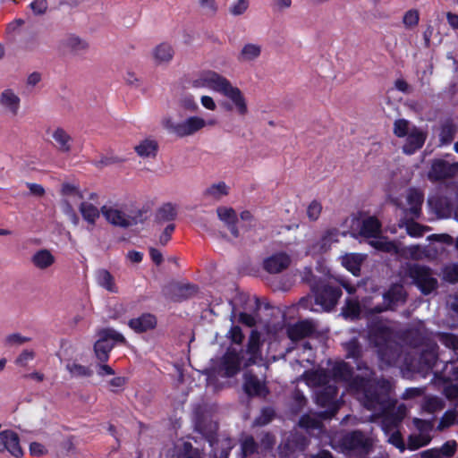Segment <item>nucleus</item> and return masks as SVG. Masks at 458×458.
<instances>
[{
	"label": "nucleus",
	"instance_id": "17",
	"mask_svg": "<svg viewBox=\"0 0 458 458\" xmlns=\"http://www.w3.org/2000/svg\"><path fill=\"white\" fill-rule=\"evenodd\" d=\"M344 350L346 352L345 358L352 359L357 363V369L369 370L370 374L374 375V372L369 369L365 362L360 361L362 357V346L356 337L351 338L348 342L343 344Z\"/></svg>",
	"mask_w": 458,
	"mask_h": 458
},
{
	"label": "nucleus",
	"instance_id": "29",
	"mask_svg": "<svg viewBox=\"0 0 458 458\" xmlns=\"http://www.w3.org/2000/svg\"><path fill=\"white\" fill-rule=\"evenodd\" d=\"M424 201V194L418 189L411 188L407 195V203L409 205V212L415 217H419L421 214V207Z\"/></svg>",
	"mask_w": 458,
	"mask_h": 458
},
{
	"label": "nucleus",
	"instance_id": "5",
	"mask_svg": "<svg viewBox=\"0 0 458 458\" xmlns=\"http://www.w3.org/2000/svg\"><path fill=\"white\" fill-rule=\"evenodd\" d=\"M405 276L411 279L412 284L424 295L430 294L438 286L437 279L433 276L432 269L425 265L419 263L408 264Z\"/></svg>",
	"mask_w": 458,
	"mask_h": 458
},
{
	"label": "nucleus",
	"instance_id": "25",
	"mask_svg": "<svg viewBox=\"0 0 458 458\" xmlns=\"http://www.w3.org/2000/svg\"><path fill=\"white\" fill-rule=\"evenodd\" d=\"M52 138L55 141V147L59 152L64 154L71 152L73 140L64 129L56 128L52 133Z\"/></svg>",
	"mask_w": 458,
	"mask_h": 458
},
{
	"label": "nucleus",
	"instance_id": "33",
	"mask_svg": "<svg viewBox=\"0 0 458 458\" xmlns=\"http://www.w3.org/2000/svg\"><path fill=\"white\" fill-rule=\"evenodd\" d=\"M0 105L16 115L20 107V98L12 89H7L0 96Z\"/></svg>",
	"mask_w": 458,
	"mask_h": 458
},
{
	"label": "nucleus",
	"instance_id": "12",
	"mask_svg": "<svg viewBox=\"0 0 458 458\" xmlns=\"http://www.w3.org/2000/svg\"><path fill=\"white\" fill-rule=\"evenodd\" d=\"M243 391L250 398L266 397L269 394V389L265 382H261L258 376L246 372L243 376Z\"/></svg>",
	"mask_w": 458,
	"mask_h": 458
},
{
	"label": "nucleus",
	"instance_id": "39",
	"mask_svg": "<svg viewBox=\"0 0 458 458\" xmlns=\"http://www.w3.org/2000/svg\"><path fill=\"white\" fill-rule=\"evenodd\" d=\"M174 49L171 45L167 43H161L154 49L153 55L157 63H167L172 60L174 56Z\"/></svg>",
	"mask_w": 458,
	"mask_h": 458
},
{
	"label": "nucleus",
	"instance_id": "62",
	"mask_svg": "<svg viewBox=\"0 0 458 458\" xmlns=\"http://www.w3.org/2000/svg\"><path fill=\"white\" fill-rule=\"evenodd\" d=\"M35 357V352L33 351L24 350L21 352V354L16 358L15 364L21 367L27 366L28 362L32 360Z\"/></svg>",
	"mask_w": 458,
	"mask_h": 458
},
{
	"label": "nucleus",
	"instance_id": "36",
	"mask_svg": "<svg viewBox=\"0 0 458 458\" xmlns=\"http://www.w3.org/2000/svg\"><path fill=\"white\" fill-rule=\"evenodd\" d=\"M177 216L176 207L168 202L163 204L156 213V221L159 224L165 222H172Z\"/></svg>",
	"mask_w": 458,
	"mask_h": 458
},
{
	"label": "nucleus",
	"instance_id": "42",
	"mask_svg": "<svg viewBox=\"0 0 458 458\" xmlns=\"http://www.w3.org/2000/svg\"><path fill=\"white\" fill-rule=\"evenodd\" d=\"M228 193L229 189L224 182L212 184L204 192L206 196H211L215 199H220L223 196L228 195Z\"/></svg>",
	"mask_w": 458,
	"mask_h": 458
},
{
	"label": "nucleus",
	"instance_id": "56",
	"mask_svg": "<svg viewBox=\"0 0 458 458\" xmlns=\"http://www.w3.org/2000/svg\"><path fill=\"white\" fill-rule=\"evenodd\" d=\"M296 444L292 439H286L279 445L280 454L284 457H290L295 452Z\"/></svg>",
	"mask_w": 458,
	"mask_h": 458
},
{
	"label": "nucleus",
	"instance_id": "20",
	"mask_svg": "<svg viewBox=\"0 0 458 458\" xmlns=\"http://www.w3.org/2000/svg\"><path fill=\"white\" fill-rule=\"evenodd\" d=\"M384 302L394 310L399 303H404L407 300V293L401 284H392L383 294Z\"/></svg>",
	"mask_w": 458,
	"mask_h": 458
},
{
	"label": "nucleus",
	"instance_id": "21",
	"mask_svg": "<svg viewBox=\"0 0 458 458\" xmlns=\"http://www.w3.org/2000/svg\"><path fill=\"white\" fill-rule=\"evenodd\" d=\"M322 420L324 419L320 418L319 412L314 416L306 413L300 418L298 425L301 428L305 429L308 434L319 436L324 429Z\"/></svg>",
	"mask_w": 458,
	"mask_h": 458
},
{
	"label": "nucleus",
	"instance_id": "34",
	"mask_svg": "<svg viewBox=\"0 0 458 458\" xmlns=\"http://www.w3.org/2000/svg\"><path fill=\"white\" fill-rule=\"evenodd\" d=\"M79 210L82 218L92 227L95 226L97 220L99 218L100 210L92 203L83 201L80 204Z\"/></svg>",
	"mask_w": 458,
	"mask_h": 458
},
{
	"label": "nucleus",
	"instance_id": "51",
	"mask_svg": "<svg viewBox=\"0 0 458 458\" xmlns=\"http://www.w3.org/2000/svg\"><path fill=\"white\" fill-rule=\"evenodd\" d=\"M410 123L406 119H397L394 123V134L398 138L406 137L409 133Z\"/></svg>",
	"mask_w": 458,
	"mask_h": 458
},
{
	"label": "nucleus",
	"instance_id": "32",
	"mask_svg": "<svg viewBox=\"0 0 458 458\" xmlns=\"http://www.w3.org/2000/svg\"><path fill=\"white\" fill-rule=\"evenodd\" d=\"M364 260V256L360 253H349L343 257V266L350 271L353 276H358L360 273L361 264Z\"/></svg>",
	"mask_w": 458,
	"mask_h": 458
},
{
	"label": "nucleus",
	"instance_id": "18",
	"mask_svg": "<svg viewBox=\"0 0 458 458\" xmlns=\"http://www.w3.org/2000/svg\"><path fill=\"white\" fill-rule=\"evenodd\" d=\"M316 328L310 320H301L287 329V335L293 342L302 340L314 335Z\"/></svg>",
	"mask_w": 458,
	"mask_h": 458
},
{
	"label": "nucleus",
	"instance_id": "23",
	"mask_svg": "<svg viewBox=\"0 0 458 458\" xmlns=\"http://www.w3.org/2000/svg\"><path fill=\"white\" fill-rule=\"evenodd\" d=\"M426 134L418 128L413 127L411 131L406 136L405 143L403 146V153L407 155L414 154L421 148L426 140Z\"/></svg>",
	"mask_w": 458,
	"mask_h": 458
},
{
	"label": "nucleus",
	"instance_id": "40",
	"mask_svg": "<svg viewBox=\"0 0 458 458\" xmlns=\"http://www.w3.org/2000/svg\"><path fill=\"white\" fill-rule=\"evenodd\" d=\"M261 54V47L256 44H246L243 46L240 55L239 61H253Z\"/></svg>",
	"mask_w": 458,
	"mask_h": 458
},
{
	"label": "nucleus",
	"instance_id": "3",
	"mask_svg": "<svg viewBox=\"0 0 458 458\" xmlns=\"http://www.w3.org/2000/svg\"><path fill=\"white\" fill-rule=\"evenodd\" d=\"M335 378L349 383L352 389L362 393L364 399L377 385V378H370L360 375L353 376V368L345 361L335 363L332 368Z\"/></svg>",
	"mask_w": 458,
	"mask_h": 458
},
{
	"label": "nucleus",
	"instance_id": "61",
	"mask_svg": "<svg viewBox=\"0 0 458 458\" xmlns=\"http://www.w3.org/2000/svg\"><path fill=\"white\" fill-rule=\"evenodd\" d=\"M228 337L232 343L241 344L244 335L242 334V328L239 326H232L228 332Z\"/></svg>",
	"mask_w": 458,
	"mask_h": 458
},
{
	"label": "nucleus",
	"instance_id": "63",
	"mask_svg": "<svg viewBox=\"0 0 458 458\" xmlns=\"http://www.w3.org/2000/svg\"><path fill=\"white\" fill-rule=\"evenodd\" d=\"M425 227L416 222L407 225V233L411 237H420L423 235Z\"/></svg>",
	"mask_w": 458,
	"mask_h": 458
},
{
	"label": "nucleus",
	"instance_id": "50",
	"mask_svg": "<svg viewBox=\"0 0 458 458\" xmlns=\"http://www.w3.org/2000/svg\"><path fill=\"white\" fill-rule=\"evenodd\" d=\"M177 458H201L200 453L190 442H184Z\"/></svg>",
	"mask_w": 458,
	"mask_h": 458
},
{
	"label": "nucleus",
	"instance_id": "64",
	"mask_svg": "<svg viewBox=\"0 0 458 458\" xmlns=\"http://www.w3.org/2000/svg\"><path fill=\"white\" fill-rule=\"evenodd\" d=\"M445 396L446 399L450 401H454L458 399V385L456 384H450L448 386H445L444 387L443 391Z\"/></svg>",
	"mask_w": 458,
	"mask_h": 458
},
{
	"label": "nucleus",
	"instance_id": "59",
	"mask_svg": "<svg viewBox=\"0 0 458 458\" xmlns=\"http://www.w3.org/2000/svg\"><path fill=\"white\" fill-rule=\"evenodd\" d=\"M428 440H424L420 436L411 435L408 437V448L411 451L417 450L427 445Z\"/></svg>",
	"mask_w": 458,
	"mask_h": 458
},
{
	"label": "nucleus",
	"instance_id": "47",
	"mask_svg": "<svg viewBox=\"0 0 458 458\" xmlns=\"http://www.w3.org/2000/svg\"><path fill=\"white\" fill-rule=\"evenodd\" d=\"M69 372L74 377H91L93 371L89 367L83 366L78 363L67 364L66 366Z\"/></svg>",
	"mask_w": 458,
	"mask_h": 458
},
{
	"label": "nucleus",
	"instance_id": "35",
	"mask_svg": "<svg viewBox=\"0 0 458 458\" xmlns=\"http://www.w3.org/2000/svg\"><path fill=\"white\" fill-rule=\"evenodd\" d=\"M361 312L360 304L358 300L347 298L344 305L342 307L341 315L349 320H356L360 318Z\"/></svg>",
	"mask_w": 458,
	"mask_h": 458
},
{
	"label": "nucleus",
	"instance_id": "43",
	"mask_svg": "<svg viewBox=\"0 0 458 458\" xmlns=\"http://www.w3.org/2000/svg\"><path fill=\"white\" fill-rule=\"evenodd\" d=\"M456 134V127L452 123H446L442 125L440 130V140L443 144H450Z\"/></svg>",
	"mask_w": 458,
	"mask_h": 458
},
{
	"label": "nucleus",
	"instance_id": "49",
	"mask_svg": "<svg viewBox=\"0 0 458 458\" xmlns=\"http://www.w3.org/2000/svg\"><path fill=\"white\" fill-rule=\"evenodd\" d=\"M443 278L450 284L458 283V263L446 266L443 269Z\"/></svg>",
	"mask_w": 458,
	"mask_h": 458
},
{
	"label": "nucleus",
	"instance_id": "54",
	"mask_svg": "<svg viewBox=\"0 0 458 458\" xmlns=\"http://www.w3.org/2000/svg\"><path fill=\"white\" fill-rule=\"evenodd\" d=\"M249 7V1L248 0H237L235 3H233L229 12L233 16H239L243 14Z\"/></svg>",
	"mask_w": 458,
	"mask_h": 458
},
{
	"label": "nucleus",
	"instance_id": "7",
	"mask_svg": "<svg viewBox=\"0 0 458 458\" xmlns=\"http://www.w3.org/2000/svg\"><path fill=\"white\" fill-rule=\"evenodd\" d=\"M338 387L335 385H324L316 391V403L325 411L319 412L320 418L331 419L340 409V403L337 401Z\"/></svg>",
	"mask_w": 458,
	"mask_h": 458
},
{
	"label": "nucleus",
	"instance_id": "22",
	"mask_svg": "<svg viewBox=\"0 0 458 458\" xmlns=\"http://www.w3.org/2000/svg\"><path fill=\"white\" fill-rule=\"evenodd\" d=\"M393 331L392 329L385 325H377L370 329V337L378 349L385 346L393 344L392 343Z\"/></svg>",
	"mask_w": 458,
	"mask_h": 458
},
{
	"label": "nucleus",
	"instance_id": "30",
	"mask_svg": "<svg viewBox=\"0 0 458 458\" xmlns=\"http://www.w3.org/2000/svg\"><path fill=\"white\" fill-rule=\"evenodd\" d=\"M437 346L433 345L421 351L419 356V364L421 369H432L438 359Z\"/></svg>",
	"mask_w": 458,
	"mask_h": 458
},
{
	"label": "nucleus",
	"instance_id": "19",
	"mask_svg": "<svg viewBox=\"0 0 458 458\" xmlns=\"http://www.w3.org/2000/svg\"><path fill=\"white\" fill-rule=\"evenodd\" d=\"M157 320L151 313H143L138 318H131L128 327L137 334L148 332L156 328Z\"/></svg>",
	"mask_w": 458,
	"mask_h": 458
},
{
	"label": "nucleus",
	"instance_id": "58",
	"mask_svg": "<svg viewBox=\"0 0 458 458\" xmlns=\"http://www.w3.org/2000/svg\"><path fill=\"white\" fill-rule=\"evenodd\" d=\"M456 419L455 411H447L444 413L439 422L440 428H446L454 424Z\"/></svg>",
	"mask_w": 458,
	"mask_h": 458
},
{
	"label": "nucleus",
	"instance_id": "44",
	"mask_svg": "<svg viewBox=\"0 0 458 458\" xmlns=\"http://www.w3.org/2000/svg\"><path fill=\"white\" fill-rule=\"evenodd\" d=\"M405 339L410 345L419 347L423 345L426 337L419 329L412 328L405 332Z\"/></svg>",
	"mask_w": 458,
	"mask_h": 458
},
{
	"label": "nucleus",
	"instance_id": "13",
	"mask_svg": "<svg viewBox=\"0 0 458 458\" xmlns=\"http://www.w3.org/2000/svg\"><path fill=\"white\" fill-rule=\"evenodd\" d=\"M261 347L260 333L256 329L251 330L246 345V353L249 355L245 362L246 367L258 364L263 360Z\"/></svg>",
	"mask_w": 458,
	"mask_h": 458
},
{
	"label": "nucleus",
	"instance_id": "55",
	"mask_svg": "<svg viewBox=\"0 0 458 458\" xmlns=\"http://www.w3.org/2000/svg\"><path fill=\"white\" fill-rule=\"evenodd\" d=\"M29 6L35 15H42L46 13L48 8V3L47 0H34Z\"/></svg>",
	"mask_w": 458,
	"mask_h": 458
},
{
	"label": "nucleus",
	"instance_id": "4",
	"mask_svg": "<svg viewBox=\"0 0 458 458\" xmlns=\"http://www.w3.org/2000/svg\"><path fill=\"white\" fill-rule=\"evenodd\" d=\"M308 283L314 294L316 304L326 310H331L335 308L343 293L340 286L332 284L325 278L314 276H311Z\"/></svg>",
	"mask_w": 458,
	"mask_h": 458
},
{
	"label": "nucleus",
	"instance_id": "27",
	"mask_svg": "<svg viewBox=\"0 0 458 458\" xmlns=\"http://www.w3.org/2000/svg\"><path fill=\"white\" fill-rule=\"evenodd\" d=\"M381 233V223L375 216L365 218L360 225L359 234L364 238H377Z\"/></svg>",
	"mask_w": 458,
	"mask_h": 458
},
{
	"label": "nucleus",
	"instance_id": "9",
	"mask_svg": "<svg viewBox=\"0 0 458 458\" xmlns=\"http://www.w3.org/2000/svg\"><path fill=\"white\" fill-rule=\"evenodd\" d=\"M341 445L348 451H356L360 454H367L371 449V442L360 430L351 431L341 439Z\"/></svg>",
	"mask_w": 458,
	"mask_h": 458
},
{
	"label": "nucleus",
	"instance_id": "11",
	"mask_svg": "<svg viewBox=\"0 0 458 458\" xmlns=\"http://www.w3.org/2000/svg\"><path fill=\"white\" fill-rule=\"evenodd\" d=\"M206 125V121L199 116H191L183 122L172 123L169 129L178 137H186L199 131Z\"/></svg>",
	"mask_w": 458,
	"mask_h": 458
},
{
	"label": "nucleus",
	"instance_id": "24",
	"mask_svg": "<svg viewBox=\"0 0 458 458\" xmlns=\"http://www.w3.org/2000/svg\"><path fill=\"white\" fill-rule=\"evenodd\" d=\"M457 450L454 440L445 442L440 448H430L421 453L422 458H452Z\"/></svg>",
	"mask_w": 458,
	"mask_h": 458
},
{
	"label": "nucleus",
	"instance_id": "60",
	"mask_svg": "<svg viewBox=\"0 0 458 458\" xmlns=\"http://www.w3.org/2000/svg\"><path fill=\"white\" fill-rule=\"evenodd\" d=\"M30 341V337L23 336L19 333L11 334L5 337V344L8 345H21Z\"/></svg>",
	"mask_w": 458,
	"mask_h": 458
},
{
	"label": "nucleus",
	"instance_id": "37",
	"mask_svg": "<svg viewBox=\"0 0 458 458\" xmlns=\"http://www.w3.org/2000/svg\"><path fill=\"white\" fill-rule=\"evenodd\" d=\"M136 153L141 157H155L158 150L157 142L154 140H144L134 148Z\"/></svg>",
	"mask_w": 458,
	"mask_h": 458
},
{
	"label": "nucleus",
	"instance_id": "2",
	"mask_svg": "<svg viewBox=\"0 0 458 458\" xmlns=\"http://www.w3.org/2000/svg\"><path fill=\"white\" fill-rule=\"evenodd\" d=\"M194 85L197 87H208L223 94L233 103L240 115L244 116L247 114L248 106L241 89L233 87L229 80L216 72L207 71L202 72L199 78L194 81Z\"/></svg>",
	"mask_w": 458,
	"mask_h": 458
},
{
	"label": "nucleus",
	"instance_id": "48",
	"mask_svg": "<svg viewBox=\"0 0 458 458\" xmlns=\"http://www.w3.org/2000/svg\"><path fill=\"white\" fill-rule=\"evenodd\" d=\"M293 403L291 406V410L294 413H299L306 406L308 401L302 392L295 390L293 394Z\"/></svg>",
	"mask_w": 458,
	"mask_h": 458
},
{
	"label": "nucleus",
	"instance_id": "31",
	"mask_svg": "<svg viewBox=\"0 0 458 458\" xmlns=\"http://www.w3.org/2000/svg\"><path fill=\"white\" fill-rule=\"evenodd\" d=\"M96 281L100 287L106 289L107 292L112 293H118V287L114 282V277L108 270L105 268L98 269L96 272Z\"/></svg>",
	"mask_w": 458,
	"mask_h": 458
},
{
	"label": "nucleus",
	"instance_id": "41",
	"mask_svg": "<svg viewBox=\"0 0 458 458\" xmlns=\"http://www.w3.org/2000/svg\"><path fill=\"white\" fill-rule=\"evenodd\" d=\"M377 353L379 359L386 365H392L399 356L397 349L393 344L378 349Z\"/></svg>",
	"mask_w": 458,
	"mask_h": 458
},
{
	"label": "nucleus",
	"instance_id": "52",
	"mask_svg": "<svg viewBox=\"0 0 458 458\" xmlns=\"http://www.w3.org/2000/svg\"><path fill=\"white\" fill-rule=\"evenodd\" d=\"M420 21V13L416 9L407 11L403 17V22L406 28H412L418 25Z\"/></svg>",
	"mask_w": 458,
	"mask_h": 458
},
{
	"label": "nucleus",
	"instance_id": "16",
	"mask_svg": "<svg viewBox=\"0 0 458 458\" xmlns=\"http://www.w3.org/2000/svg\"><path fill=\"white\" fill-rule=\"evenodd\" d=\"M291 264L289 255L284 252L273 254L263 261V268L269 274H278L285 270Z\"/></svg>",
	"mask_w": 458,
	"mask_h": 458
},
{
	"label": "nucleus",
	"instance_id": "45",
	"mask_svg": "<svg viewBox=\"0 0 458 458\" xmlns=\"http://www.w3.org/2000/svg\"><path fill=\"white\" fill-rule=\"evenodd\" d=\"M259 445L252 436L247 437L241 445L242 458L248 457L258 453Z\"/></svg>",
	"mask_w": 458,
	"mask_h": 458
},
{
	"label": "nucleus",
	"instance_id": "10",
	"mask_svg": "<svg viewBox=\"0 0 458 458\" xmlns=\"http://www.w3.org/2000/svg\"><path fill=\"white\" fill-rule=\"evenodd\" d=\"M458 174V163H449L444 159H435L428 171V177L431 182H441L452 179Z\"/></svg>",
	"mask_w": 458,
	"mask_h": 458
},
{
	"label": "nucleus",
	"instance_id": "57",
	"mask_svg": "<svg viewBox=\"0 0 458 458\" xmlns=\"http://www.w3.org/2000/svg\"><path fill=\"white\" fill-rule=\"evenodd\" d=\"M276 413L273 408L265 407L261 410L260 416L257 419V422L259 425L268 424L275 417Z\"/></svg>",
	"mask_w": 458,
	"mask_h": 458
},
{
	"label": "nucleus",
	"instance_id": "8",
	"mask_svg": "<svg viewBox=\"0 0 458 458\" xmlns=\"http://www.w3.org/2000/svg\"><path fill=\"white\" fill-rule=\"evenodd\" d=\"M100 211L110 224L123 228H128L130 226L141 224L146 220L144 212L141 209L131 211L130 215H126L119 209L103 206L101 207Z\"/></svg>",
	"mask_w": 458,
	"mask_h": 458
},
{
	"label": "nucleus",
	"instance_id": "6",
	"mask_svg": "<svg viewBox=\"0 0 458 458\" xmlns=\"http://www.w3.org/2000/svg\"><path fill=\"white\" fill-rule=\"evenodd\" d=\"M99 339L94 344V352L100 362H106L109 360V353L115 344L126 345L127 340L116 330L111 327L104 328L99 333Z\"/></svg>",
	"mask_w": 458,
	"mask_h": 458
},
{
	"label": "nucleus",
	"instance_id": "28",
	"mask_svg": "<svg viewBox=\"0 0 458 458\" xmlns=\"http://www.w3.org/2000/svg\"><path fill=\"white\" fill-rule=\"evenodd\" d=\"M55 256L47 249H40L37 250L31 257V263L35 267L40 270L49 268L55 264Z\"/></svg>",
	"mask_w": 458,
	"mask_h": 458
},
{
	"label": "nucleus",
	"instance_id": "1",
	"mask_svg": "<svg viewBox=\"0 0 458 458\" xmlns=\"http://www.w3.org/2000/svg\"><path fill=\"white\" fill-rule=\"evenodd\" d=\"M391 384L389 380L381 377L377 385L367 395L364 406L368 410L377 411L382 416V422L386 428H397L406 416L407 409L404 404L396 405V400L390 397Z\"/></svg>",
	"mask_w": 458,
	"mask_h": 458
},
{
	"label": "nucleus",
	"instance_id": "38",
	"mask_svg": "<svg viewBox=\"0 0 458 458\" xmlns=\"http://www.w3.org/2000/svg\"><path fill=\"white\" fill-rule=\"evenodd\" d=\"M428 203L435 208L437 215L449 214L453 209L451 200L444 196L430 198Z\"/></svg>",
	"mask_w": 458,
	"mask_h": 458
},
{
	"label": "nucleus",
	"instance_id": "46",
	"mask_svg": "<svg viewBox=\"0 0 458 458\" xmlns=\"http://www.w3.org/2000/svg\"><path fill=\"white\" fill-rule=\"evenodd\" d=\"M216 214L218 218L225 225L238 221L236 212L233 208L218 207L216 208Z\"/></svg>",
	"mask_w": 458,
	"mask_h": 458
},
{
	"label": "nucleus",
	"instance_id": "15",
	"mask_svg": "<svg viewBox=\"0 0 458 458\" xmlns=\"http://www.w3.org/2000/svg\"><path fill=\"white\" fill-rule=\"evenodd\" d=\"M242 357L235 349H228L222 357L221 368L226 377L236 376L241 370Z\"/></svg>",
	"mask_w": 458,
	"mask_h": 458
},
{
	"label": "nucleus",
	"instance_id": "14",
	"mask_svg": "<svg viewBox=\"0 0 458 458\" xmlns=\"http://www.w3.org/2000/svg\"><path fill=\"white\" fill-rule=\"evenodd\" d=\"M4 451H8L15 458H21L23 455L18 434L10 429L0 432V453Z\"/></svg>",
	"mask_w": 458,
	"mask_h": 458
},
{
	"label": "nucleus",
	"instance_id": "26",
	"mask_svg": "<svg viewBox=\"0 0 458 458\" xmlns=\"http://www.w3.org/2000/svg\"><path fill=\"white\" fill-rule=\"evenodd\" d=\"M60 45L63 48L68 49L76 55L86 51L89 47L87 41L75 34H67L61 40Z\"/></svg>",
	"mask_w": 458,
	"mask_h": 458
},
{
	"label": "nucleus",
	"instance_id": "53",
	"mask_svg": "<svg viewBox=\"0 0 458 458\" xmlns=\"http://www.w3.org/2000/svg\"><path fill=\"white\" fill-rule=\"evenodd\" d=\"M370 245L383 252H392L396 250L395 243L386 240L371 241Z\"/></svg>",
	"mask_w": 458,
	"mask_h": 458
}]
</instances>
